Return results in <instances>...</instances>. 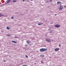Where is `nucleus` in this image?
Listing matches in <instances>:
<instances>
[{"label":"nucleus","mask_w":66,"mask_h":66,"mask_svg":"<svg viewBox=\"0 0 66 66\" xmlns=\"http://www.w3.org/2000/svg\"><path fill=\"white\" fill-rule=\"evenodd\" d=\"M47 49L46 48H41L40 50V51L41 52H43L44 51H47Z\"/></svg>","instance_id":"1"},{"label":"nucleus","mask_w":66,"mask_h":66,"mask_svg":"<svg viewBox=\"0 0 66 66\" xmlns=\"http://www.w3.org/2000/svg\"><path fill=\"white\" fill-rule=\"evenodd\" d=\"M46 40L47 42H53V40H51L50 39H46Z\"/></svg>","instance_id":"2"},{"label":"nucleus","mask_w":66,"mask_h":66,"mask_svg":"<svg viewBox=\"0 0 66 66\" xmlns=\"http://www.w3.org/2000/svg\"><path fill=\"white\" fill-rule=\"evenodd\" d=\"M63 6L62 5H61L59 8L60 10H63Z\"/></svg>","instance_id":"3"},{"label":"nucleus","mask_w":66,"mask_h":66,"mask_svg":"<svg viewBox=\"0 0 66 66\" xmlns=\"http://www.w3.org/2000/svg\"><path fill=\"white\" fill-rule=\"evenodd\" d=\"M57 4H62V2H61L58 1L57 2Z\"/></svg>","instance_id":"4"},{"label":"nucleus","mask_w":66,"mask_h":66,"mask_svg":"<svg viewBox=\"0 0 66 66\" xmlns=\"http://www.w3.org/2000/svg\"><path fill=\"white\" fill-rule=\"evenodd\" d=\"M60 50V48H57L54 50L55 51H59Z\"/></svg>","instance_id":"5"},{"label":"nucleus","mask_w":66,"mask_h":66,"mask_svg":"<svg viewBox=\"0 0 66 66\" xmlns=\"http://www.w3.org/2000/svg\"><path fill=\"white\" fill-rule=\"evenodd\" d=\"M55 27L56 28H58V27H60V26L57 25H56L55 26Z\"/></svg>","instance_id":"6"},{"label":"nucleus","mask_w":66,"mask_h":66,"mask_svg":"<svg viewBox=\"0 0 66 66\" xmlns=\"http://www.w3.org/2000/svg\"><path fill=\"white\" fill-rule=\"evenodd\" d=\"M43 23H39L38 24V26H40L42 25V24H43Z\"/></svg>","instance_id":"7"},{"label":"nucleus","mask_w":66,"mask_h":66,"mask_svg":"<svg viewBox=\"0 0 66 66\" xmlns=\"http://www.w3.org/2000/svg\"><path fill=\"white\" fill-rule=\"evenodd\" d=\"M11 1V0H7L6 2V3H8L9 2H10V1Z\"/></svg>","instance_id":"8"},{"label":"nucleus","mask_w":66,"mask_h":66,"mask_svg":"<svg viewBox=\"0 0 66 66\" xmlns=\"http://www.w3.org/2000/svg\"><path fill=\"white\" fill-rule=\"evenodd\" d=\"M12 43H14L15 44H17V42L16 41H12Z\"/></svg>","instance_id":"9"},{"label":"nucleus","mask_w":66,"mask_h":66,"mask_svg":"<svg viewBox=\"0 0 66 66\" xmlns=\"http://www.w3.org/2000/svg\"><path fill=\"white\" fill-rule=\"evenodd\" d=\"M7 30H10V29H11V28L9 27H7Z\"/></svg>","instance_id":"10"},{"label":"nucleus","mask_w":66,"mask_h":66,"mask_svg":"<svg viewBox=\"0 0 66 66\" xmlns=\"http://www.w3.org/2000/svg\"><path fill=\"white\" fill-rule=\"evenodd\" d=\"M31 43V42L30 41H27V44H30Z\"/></svg>","instance_id":"11"},{"label":"nucleus","mask_w":66,"mask_h":66,"mask_svg":"<svg viewBox=\"0 0 66 66\" xmlns=\"http://www.w3.org/2000/svg\"><path fill=\"white\" fill-rule=\"evenodd\" d=\"M3 15L1 14V13H0V17H2V16H3Z\"/></svg>","instance_id":"12"},{"label":"nucleus","mask_w":66,"mask_h":66,"mask_svg":"<svg viewBox=\"0 0 66 66\" xmlns=\"http://www.w3.org/2000/svg\"><path fill=\"white\" fill-rule=\"evenodd\" d=\"M13 2H17V0H13Z\"/></svg>","instance_id":"13"},{"label":"nucleus","mask_w":66,"mask_h":66,"mask_svg":"<svg viewBox=\"0 0 66 66\" xmlns=\"http://www.w3.org/2000/svg\"><path fill=\"white\" fill-rule=\"evenodd\" d=\"M25 57H26L27 58H28V57H28V56L27 55H25Z\"/></svg>","instance_id":"14"},{"label":"nucleus","mask_w":66,"mask_h":66,"mask_svg":"<svg viewBox=\"0 0 66 66\" xmlns=\"http://www.w3.org/2000/svg\"><path fill=\"white\" fill-rule=\"evenodd\" d=\"M41 64H44V62L41 61Z\"/></svg>","instance_id":"15"},{"label":"nucleus","mask_w":66,"mask_h":66,"mask_svg":"<svg viewBox=\"0 0 66 66\" xmlns=\"http://www.w3.org/2000/svg\"><path fill=\"white\" fill-rule=\"evenodd\" d=\"M52 1H53V0H50V1L51 2H52Z\"/></svg>","instance_id":"16"},{"label":"nucleus","mask_w":66,"mask_h":66,"mask_svg":"<svg viewBox=\"0 0 66 66\" xmlns=\"http://www.w3.org/2000/svg\"><path fill=\"white\" fill-rule=\"evenodd\" d=\"M11 19H13L14 17L13 16H12V17H11Z\"/></svg>","instance_id":"17"},{"label":"nucleus","mask_w":66,"mask_h":66,"mask_svg":"<svg viewBox=\"0 0 66 66\" xmlns=\"http://www.w3.org/2000/svg\"><path fill=\"white\" fill-rule=\"evenodd\" d=\"M28 46V45L27 44H26L25 45V46H26V47H27Z\"/></svg>","instance_id":"18"},{"label":"nucleus","mask_w":66,"mask_h":66,"mask_svg":"<svg viewBox=\"0 0 66 66\" xmlns=\"http://www.w3.org/2000/svg\"><path fill=\"white\" fill-rule=\"evenodd\" d=\"M50 24H53V22H51L50 23Z\"/></svg>","instance_id":"19"},{"label":"nucleus","mask_w":66,"mask_h":66,"mask_svg":"<svg viewBox=\"0 0 66 66\" xmlns=\"http://www.w3.org/2000/svg\"><path fill=\"white\" fill-rule=\"evenodd\" d=\"M7 36H11V35H7Z\"/></svg>","instance_id":"20"},{"label":"nucleus","mask_w":66,"mask_h":66,"mask_svg":"<svg viewBox=\"0 0 66 66\" xmlns=\"http://www.w3.org/2000/svg\"><path fill=\"white\" fill-rule=\"evenodd\" d=\"M42 57H44V55H42Z\"/></svg>","instance_id":"21"},{"label":"nucleus","mask_w":66,"mask_h":66,"mask_svg":"<svg viewBox=\"0 0 66 66\" xmlns=\"http://www.w3.org/2000/svg\"><path fill=\"white\" fill-rule=\"evenodd\" d=\"M4 62H6V61L5 60H4L3 61Z\"/></svg>","instance_id":"22"},{"label":"nucleus","mask_w":66,"mask_h":66,"mask_svg":"<svg viewBox=\"0 0 66 66\" xmlns=\"http://www.w3.org/2000/svg\"><path fill=\"white\" fill-rule=\"evenodd\" d=\"M15 38H17V37L16 36L14 37Z\"/></svg>","instance_id":"23"},{"label":"nucleus","mask_w":66,"mask_h":66,"mask_svg":"<svg viewBox=\"0 0 66 66\" xmlns=\"http://www.w3.org/2000/svg\"><path fill=\"white\" fill-rule=\"evenodd\" d=\"M61 44H59V46H60V47H61Z\"/></svg>","instance_id":"24"},{"label":"nucleus","mask_w":66,"mask_h":66,"mask_svg":"<svg viewBox=\"0 0 66 66\" xmlns=\"http://www.w3.org/2000/svg\"><path fill=\"white\" fill-rule=\"evenodd\" d=\"M55 16H56L57 15L56 14H55Z\"/></svg>","instance_id":"25"},{"label":"nucleus","mask_w":66,"mask_h":66,"mask_svg":"<svg viewBox=\"0 0 66 66\" xmlns=\"http://www.w3.org/2000/svg\"><path fill=\"white\" fill-rule=\"evenodd\" d=\"M34 64L35 65H36V63H35Z\"/></svg>","instance_id":"26"},{"label":"nucleus","mask_w":66,"mask_h":66,"mask_svg":"<svg viewBox=\"0 0 66 66\" xmlns=\"http://www.w3.org/2000/svg\"><path fill=\"white\" fill-rule=\"evenodd\" d=\"M64 7H65V8H66V6H64Z\"/></svg>","instance_id":"27"},{"label":"nucleus","mask_w":66,"mask_h":66,"mask_svg":"<svg viewBox=\"0 0 66 66\" xmlns=\"http://www.w3.org/2000/svg\"><path fill=\"white\" fill-rule=\"evenodd\" d=\"M23 1H24V0Z\"/></svg>","instance_id":"28"},{"label":"nucleus","mask_w":66,"mask_h":66,"mask_svg":"<svg viewBox=\"0 0 66 66\" xmlns=\"http://www.w3.org/2000/svg\"><path fill=\"white\" fill-rule=\"evenodd\" d=\"M22 0V1H23V0Z\"/></svg>","instance_id":"29"}]
</instances>
